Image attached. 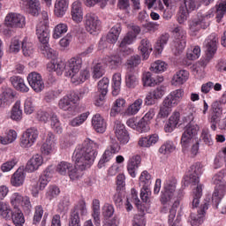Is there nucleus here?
I'll return each mask as SVG.
<instances>
[{"mask_svg":"<svg viewBox=\"0 0 226 226\" xmlns=\"http://www.w3.org/2000/svg\"><path fill=\"white\" fill-rule=\"evenodd\" d=\"M96 156H98V144L90 139H87L76 147L72 159L79 170H86L94 163Z\"/></svg>","mask_w":226,"mask_h":226,"instance_id":"nucleus-1","label":"nucleus"},{"mask_svg":"<svg viewBox=\"0 0 226 226\" xmlns=\"http://www.w3.org/2000/svg\"><path fill=\"white\" fill-rule=\"evenodd\" d=\"M185 96V90L183 88L176 89L170 92L162 101L159 106V111L156 116V126H160V123L163 119H167L172 113V109L177 107Z\"/></svg>","mask_w":226,"mask_h":226,"instance_id":"nucleus-2","label":"nucleus"},{"mask_svg":"<svg viewBox=\"0 0 226 226\" xmlns=\"http://www.w3.org/2000/svg\"><path fill=\"white\" fill-rule=\"evenodd\" d=\"M200 127L195 124L189 123L184 130L181 137L182 151L186 153L190 151L193 156H197L199 153L200 139L197 138V133H199Z\"/></svg>","mask_w":226,"mask_h":226,"instance_id":"nucleus-3","label":"nucleus"},{"mask_svg":"<svg viewBox=\"0 0 226 226\" xmlns=\"http://www.w3.org/2000/svg\"><path fill=\"white\" fill-rule=\"evenodd\" d=\"M82 68V58L80 56H74L68 60L67 63L60 60L58 62H49L47 64L48 72H56V75H63L65 70L66 77H70L73 73H79Z\"/></svg>","mask_w":226,"mask_h":226,"instance_id":"nucleus-4","label":"nucleus"},{"mask_svg":"<svg viewBox=\"0 0 226 226\" xmlns=\"http://www.w3.org/2000/svg\"><path fill=\"white\" fill-rule=\"evenodd\" d=\"M177 183V181L176 178H170L164 183L163 191L161 194V204L163 206L162 213H167L169 207L172 206V199L174 198V192H176Z\"/></svg>","mask_w":226,"mask_h":226,"instance_id":"nucleus-5","label":"nucleus"},{"mask_svg":"<svg viewBox=\"0 0 226 226\" xmlns=\"http://www.w3.org/2000/svg\"><path fill=\"white\" fill-rule=\"evenodd\" d=\"M223 172L220 171L212 177V183L215 185V191L212 195V202L215 207H218V204L222 202V199L226 194V181L223 178Z\"/></svg>","mask_w":226,"mask_h":226,"instance_id":"nucleus-6","label":"nucleus"},{"mask_svg":"<svg viewBox=\"0 0 226 226\" xmlns=\"http://www.w3.org/2000/svg\"><path fill=\"white\" fill-rule=\"evenodd\" d=\"M218 38L215 34H210L204 42L206 49V56L202 58L201 63L203 66H207L211 62V59L215 57V54H216Z\"/></svg>","mask_w":226,"mask_h":226,"instance_id":"nucleus-7","label":"nucleus"},{"mask_svg":"<svg viewBox=\"0 0 226 226\" xmlns=\"http://www.w3.org/2000/svg\"><path fill=\"white\" fill-rule=\"evenodd\" d=\"M213 17V14H201L198 13L196 19H193L189 23V29L192 33H199L200 29H207V26L211 24L209 19Z\"/></svg>","mask_w":226,"mask_h":226,"instance_id":"nucleus-8","label":"nucleus"},{"mask_svg":"<svg viewBox=\"0 0 226 226\" xmlns=\"http://www.w3.org/2000/svg\"><path fill=\"white\" fill-rule=\"evenodd\" d=\"M174 41L173 49H175V54L183 52L186 47V31L182 26H177L173 29Z\"/></svg>","mask_w":226,"mask_h":226,"instance_id":"nucleus-9","label":"nucleus"},{"mask_svg":"<svg viewBox=\"0 0 226 226\" xmlns=\"http://www.w3.org/2000/svg\"><path fill=\"white\" fill-rule=\"evenodd\" d=\"M77 102H79V95L75 93H71L60 99L58 107L61 110H64V112L75 114V103Z\"/></svg>","mask_w":226,"mask_h":226,"instance_id":"nucleus-10","label":"nucleus"},{"mask_svg":"<svg viewBox=\"0 0 226 226\" xmlns=\"http://www.w3.org/2000/svg\"><path fill=\"white\" fill-rule=\"evenodd\" d=\"M121 147H119V143L117 141L112 139L111 144L107 147V149L104 151L103 154L102 155L97 167L98 169H103L112 158H114V154H117L118 151H120Z\"/></svg>","mask_w":226,"mask_h":226,"instance_id":"nucleus-11","label":"nucleus"},{"mask_svg":"<svg viewBox=\"0 0 226 226\" xmlns=\"http://www.w3.org/2000/svg\"><path fill=\"white\" fill-rule=\"evenodd\" d=\"M11 204L14 209H20L19 207H23L27 213L31 212L33 209V205H31V200L27 196H22L19 192H13L11 196Z\"/></svg>","mask_w":226,"mask_h":226,"instance_id":"nucleus-12","label":"nucleus"},{"mask_svg":"<svg viewBox=\"0 0 226 226\" xmlns=\"http://www.w3.org/2000/svg\"><path fill=\"white\" fill-rule=\"evenodd\" d=\"M4 26L11 28H22L26 26V17L20 13L10 12L5 17Z\"/></svg>","mask_w":226,"mask_h":226,"instance_id":"nucleus-13","label":"nucleus"},{"mask_svg":"<svg viewBox=\"0 0 226 226\" xmlns=\"http://www.w3.org/2000/svg\"><path fill=\"white\" fill-rule=\"evenodd\" d=\"M202 174V165L200 162L191 166L189 173L185 177L184 185H199V177Z\"/></svg>","mask_w":226,"mask_h":226,"instance_id":"nucleus-14","label":"nucleus"},{"mask_svg":"<svg viewBox=\"0 0 226 226\" xmlns=\"http://www.w3.org/2000/svg\"><path fill=\"white\" fill-rule=\"evenodd\" d=\"M101 26L102 22L98 19V16L93 13H87L86 15L85 27L87 33H90V34L100 33Z\"/></svg>","mask_w":226,"mask_h":226,"instance_id":"nucleus-15","label":"nucleus"},{"mask_svg":"<svg viewBox=\"0 0 226 226\" xmlns=\"http://www.w3.org/2000/svg\"><path fill=\"white\" fill-rule=\"evenodd\" d=\"M27 80L30 87H32L35 93H41V91L45 89V81H43L41 74L34 72H31L27 76Z\"/></svg>","mask_w":226,"mask_h":226,"instance_id":"nucleus-16","label":"nucleus"},{"mask_svg":"<svg viewBox=\"0 0 226 226\" xmlns=\"http://www.w3.org/2000/svg\"><path fill=\"white\" fill-rule=\"evenodd\" d=\"M209 209V199L204 200L200 208L198 209V215L191 214V225L199 226L204 222V215L206 211Z\"/></svg>","mask_w":226,"mask_h":226,"instance_id":"nucleus-17","label":"nucleus"},{"mask_svg":"<svg viewBox=\"0 0 226 226\" xmlns=\"http://www.w3.org/2000/svg\"><path fill=\"white\" fill-rule=\"evenodd\" d=\"M115 135L120 144H128L130 142V134L126 131V127L119 121L115 122Z\"/></svg>","mask_w":226,"mask_h":226,"instance_id":"nucleus-18","label":"nucleus"},{"mask_svg":"<svg viewBox=\"0 0 226 226\" xmlns=\"http://www.w3.org/2000/svg\"><path fill=\"white\" fill-rule=\"evenodd\" d=\"M139 34H140V26L132 25L130 26L128 33L124 36L121 43L123 45H132L137 40Z\"/></svg>","mask_w":226,"mask_h":226,"instance_id":"nucleus-19","label":"nucleus"},{"mask_svg":"<svg viewBox=\"0 0 226 226\" xmlns=\"http://www.w3.org/2000/svg\"><path fill=\"white\" fill-rule=\"evenodd\" d=\"M19 4L22 8L28 10V13L36 17L40 14V1L39 0H21Z\"/></svg>","mask_w":226,"mask_h":226,"instance_id":"nucleus-20","label":"nucleus"},{"mask_svg":"<svg viewBox=\"0 0 226 226\" xmlns=\"http://www.w3.org/2000/svg\"><path fill=\"white\" fill-rule=\"evenodd\" d=\"M71 16L73 20V22H76V24H80V22L84 19V11L82 9V3L79 1H75L72 4V10H71Z\"/></svg>","mask_w":226,"mask_h":226,"instance_id":"nucleus-21","label":"nucleus"},{"mask_svg":"<svg viewBox=\"0 0 226 226\" xmlns=\"http://www.w3.org/2000/svg\"><path fill=\"white\" fill-rule=\"evenodd\" d=\"M43 165V156L41 154H34L32 158L27 162L25 170L26 172H36L40 167Z\"/></svg>","mask_w":226,"mask_h":226,"instance_id":"nucleus-22","label":"nucleus"},{"mask_svg":"<svg viewBox=\"0 0 226 226\" xmlns=\"http://www.w3.org/2000/svg\"><path fill=\"white\" fill-rule=\"evenodd\" d=\"M177 206H179V200H176L170 209L168 218V223L170 226H179L181 223V214L178 213L176 216V213H177Z\"/></svg>","mask_w":226,"mask_h":226,"instance_id":"nucleus-23","label":"nucleus"},{"mask_svg":"<svg viewBox=\"0 0 226 226\" xmlns=\"http://www.w3.org/2000/svg\"><path fill=\"white\" fill-rule=\"evenodd\" d=\"M26 181V170L24 167H19L11 176V184L12 186H22Z\"/></svg>","mask_w":226,"mask_h":226,"instance_id":"nucleus-24","label":"nucleus"},{"mask_svg":"<svg viewBox=\"0 0 226 226\" xmlns=\"http://www.w3.org/2000/svg\"><path fill=\"white\" fill-rule=\"evenodd\" d=\"M141 162L142 159L140 158V155H134L129 160L127 164V170L131 177H137V170L139 169V167H140Z\"/></svg>","mask_w":226,"mask_h":226,"instance_id":"nucleus-25","label":"nucleus"},{"mask_svg":"<svg viewBox=\"0 0 226 226\" xmlns=\"http://www.w3.org/2000/svg\"><path fill=\"white\" fill-rule=\"evenodd\" d=\"M125 86L128 89H135L139 86V76L134 70L128 69L125 73Z\"/></svg>","mask_w":226,"mask_h":226,"instance_id":"nucleus-26","label":"nucleus"},{"mask_svg":"<svg viewBox=\"0 0 226 226\" xmlns=\"http://www.w3.org/2000/svg\"><path fill=\"white\" fill-rule=\"evenodd\" d=\"M190 73L186 70H180L177 72L171 79V86H183L188 78Z\"/></svg>","mask_w":226,"mask_h":226,"instance_id":"nucleus-27","label":"nucleus"},{"mask_svg":"<svg viewBox=\"0 0 226 226\" xmlns=\"http://www.w3.org/2000/svg\"><path fill=\"white\" fill-rule=\"evenodd\" d=\"M92 124L97 133H103L107 130V122H105V119L100 114L93 117Z\"/></svg>","mask_w":226,"mask_h":226,"instance_id":"nucleus-28","label":"nucleus"},{"mask_svg":"<svg viewBox=\"0 0 226 226\" xmlns=\"http://www.w3.org/2000/svg\"><path fill=\"white\" fill-rule=\"evenodd\" d=\"M50 31L49 30V26H42L41 25H37L36 34L38 40L41 45H48L49 43V36Z\"/></svg>","mask_w":226,"mask_h":226,"instance_id":"nucleus-29","label":"nucleus"},{"mask_svg":"<svg viewBox=\"0 0 226 226\" xmlns=\"http://www.w3.org/2000/svg\"><path fill=\"white\" fill-rule=\"evenodd\" d=\"M69 77H71V80L72 82V84H82L84 82H86V80H87V79H89L90 74L89 72L87 71V69H85L81 72H74L72 74H71Z\"/></svg>","mask_w":226,"mask_h":226,"instance_id":"nucleus-30","label":"nucleus"},{"mask_svg":"<svg viewBox=\"0 0 226 226\" xmlns=\"http://www.w3.org/2000/svg\"><path fill=\"white\" fill-rule=\"evenodd\" d=\"M138 50L141 52V56H143V59H148L149 54L153 52V45H151V42L147 39H142L140 41L139 46L138 47Z\"/></svg>","mask_w":226,"mask_h":226,"instance_id":"nucleus-31","label":"nucleus"},{"mask_svg":"<svg viewBox=\"0 0 226 226\" xmlns=\"http://www.w3.org/2000/svg\"><path fill=\"white\" fill-rule=\"evenodd\" d=\"M10 82L13 87L17 89V91H20L21 93H27V91H29V87L26 86L24 79H22L20 76L11 77Z\"/></svg>","mask_w":226,"mask_h":226,"instance_id":"nucleus-32","label":"nucleus"},{"mask_svg":"<svg viewBox=\"0 0 226 226\" xmlns=\"http://www.w3.org/2000/svg\"><path fill=\"white\" fill-rule=\"evenodd\" d=\"M70 0H56L55 15L56 17H64L68 10Z\"/></svg>","mask_w":226,"mask_h":226,"instance_id":"nucleus-33","label":"nucleus"},{"mask_svg":"<svg viewBox=\"0 0 226 226\" xmlns=\"http://www.w3.org/2000/svg\"><path fill=\"white\" fill-rule=\"evenodd\" d=\"M158 140H160L158 134H152L147 137L140 138L138 145L140 147H151V146H154V144H156Z\"/></svg>","mask_w":226,"mask_h":226,"instance_id":"nucleus-34","label":"nucleus"},{"mask_svg":"<svg viewBox=\"0 0 226 226\" xmlns=\"http://www.w3.org/2000/svg\"><path fill=\"white\" fill-rule=\"evenodd\" d=\"M142 103H144V101L142 99H137L134 101L132 104L128 106V108L125 109L124 115V116H135V114L139 113V110L142 109Z\"/></svg>","mask_w":226,"mask_h":226,"instance_id":"nucleus-35","label":"nucleus"},{"mask_svg":"<svg viewBox=\"0 0 226 226\" xmlns=\"http://www.w3.org/2000/svg\"><path fill=\"white\" fill-rule=\"evenodd\" d=\"M222 107H220V102H215L211 105V113L208 119H211L212 122L218 121L220 117H222Z\"/></svg>","mask_w":226,"mask_h":226,"instance_id":"nucleus-36","label":"nucleus"},{"mask_svg":"<svg viewBox=\"0 0 226 226\" xmlns=\"http://www.w3.org/2000/svg\"><path fill=\"white\" fill-rule=\"evenodd\" d=\"M21 49L26 57H30V56H33V54H34V48L33 47V42H31V41H29V38L27 37H25L23 39Z\"/></svg>","mask_w":226,"mask_h":226,"instance_id":"nucleus-37","label":"nucleus"},{"mask_svg":"<svg viewBox=\"0 0 226 226\" xmlns=\"http://www.w3.org/2000/svg\"><path fill=\"white\" fill-rule=\"evenodd\" d=\"M52 177V173H50V168H48L42 175H41L38 184L40 185V190H45L47 187V185H49V182L50 181Z\"/></svg>","mask_w":226,"mask_h":226,"instance_id":"nucleus-38","label":"nucleus"},{"mask_svg":"<svg viewBox=\"0 0 226 226\" xmlns=\"http://www.w3.org/2000/svg\"><path fill=\"white\" fill-rule=\"evenodd\" d=\"M103 75H105V64L99 62L92 68V77L93 79H102Z\"/></svg>","mask_w":226,"mask_h":226,"instance_id":"nucleus-39","label":"nucleus"},{"mask_svg":"<svg viewBox=\"0 0 226 226\" xmlns=\"http://www.w3.org/2000/svg\"><path fill=\"white\" fill-rule=\"evenodd\" d=\"M112 94L113 96H117L121 93V73L117 72L112 78Z\"/></svg>","mask_w":226,"mask_h":226,"instance_id":"nucleus-40","label":"nucleus"},{"mask_svg":"<svg viewBox=\"0 0 226 226\" xmlns=\"http://www.w3.org/2000/svg\"><path fill=\"white\" fill-rule=\"evenodd\" d=\"M200 197H202V185H198L196 189L193 191L192 208L199 207L200 204Z\"/></svg>","mask_w":226,"mask_h":226,"instance_id":"nucleus-41","label":"nucleus"},{"mask_svg":"<svg viewBox=\"0 0 226 226\" xmlns=\"http://www.w3.org/2000/svg\"><path fill=\"white\" fill-rule=\"evenodd\" d=\"M15 140H17V132L14 130H10L5 137L0 136V144H3V146H8V144H11Z\"/></svg>","mask_w":226,"mask_h":226,"instance_id":"nucleus-42","label":"nucleus"},{"mask_svg":"<svg viewBox=\"0 0 226 226\" xmlns=\"http://www.w3.org/2000/svg\"><path fill=\"white\" fill-rule=\"evenodd\" d=\"M66 33H68V25L64 23H59L54 28L53 38L55 40H59V38H61L63 34H66Z\"/></svg>","mask_w":226,"mask_h":226,"instance_id":"nucleus-43","label":"nucleus"},{"mask_svg":"<svg viewBox=\"0 0 226 226\" xmlns=\"http://www.w3.org/2000/svg\"><path fill=\"white\" fill-rule=\"evenodd\" d=\"M169 38H170L169 34H164L157 40L154 49L158 54H162V52H163L165 45L169 42Z\"/></svg>","mask_w":226,"mask_h":226,"instance_id":"nucleus-44","label":"nucleus"},{"mask_svg":"<svg viewBox=\"0 0 226 226\" xmlns=\"http://www.w3.org/2000/svg\"><path fill=\"white\" fill-rule=\"evenodd\" d=\"M41 50L42 51V54L48 57V59H52L53 61H51V63H57L56 61H54V59H56V57H57V51L52 49V48H50L49 46V44H44L41 46Z\"/></svg>","mask_w":226,"mask_h":226,"instance_id":"nucleus-45","label":"nucleus"},{"mask_svg":"<svg viewBox=\"0 0 226 226\" xmlns=\"http://www.w3.org/2000/svg\"><path fill=\"white\" fill-rule=\"evenodd\" d=\"M11 119L12 121H20L22 119V109H20V101L15 102L11 110Z\"/></svg>","mask_w":226,"mask_h":226,"instance_id":"nucleus-46","label":"nucleus"},{"mask_svg":"<svg viewBox=\"0 0 226 226\" xmlns=\"http://www.w3.org/2000/svg\"><path fill=\"white\" fill-rule=\"evenodd\" d=\"M11 220L15 226H22L26 223V219H24V214L20 209H16L12 212Z\"/></svg>","mask_w":226,"mask_h":226,"instance_id":"nucleus-47","label":"nucleus"},{"mask_svg":"<svg viewBox=\"0 0 226 226\" xmlns=\"http://www.w3.org/2000/svg\"><path fill=\"white\" fill-rule=\"evenodd\" d=\"M72 169H73V165H72V163L68 162H60L57 165H56V172L58 174H60V176H66V174H68V172H70V170H72Z\"/></svg>","mask_w":226,"mask_h":226,"instance_id":"nucleus-48","label":"nucleus"},{"mask_svg":"<svg viewBox=\"0 0 226 226\" xmlns=\"http://www.w3.org/2000/svg\"><path fill=\"white\" fill-rule=\"evenodd\" d=\"M215 8L217 22H220V20L223 19V15L226 13V0H220Z\"/></svg>","mask_w":226,"mask_h":226,"instance_id":"nucleus-49","label":"nucleus"},{"mask_svg":"<svg viewBox=\"0 0 226 226\" xmlns=\"http://www.w3.org/2000/svg\"><path fill=\"white\" fill-rule=\"evenodd\" d=\"M150 70L154 73H163L167 70V64L162 60H157L151 64Z\"/></svg>","mask_w":226,"mask_h":226,"instance_id":"nucleus-50","label":"nucleus"},{"mask_svg":"<svg viewBox=\"0 0 226 226\" xmlns=\"http://www.w3.org/2000/svg\"><path fill=\"white\" fill-rule=\"evenodd\" d=\"M87 117H89V112H85L80 114L79 116L74 117L71 122V126L77 127L84 124L86 121H87Z\"/></svg>","mask_w":226,"mask_h":226,"instance_id":"nucleus-51","label":"nucleus"},{"mask_svg":"<svg viewBox=\"0 0 226 226\" xmlns=\"http://www.w3.org/2000/svg\"><path fill=\"white\" fill-rule=\"evenodd\" d=\"M190 16V11L185 9V7H180L179 11L177 15V21L180 25H184L186 20H188V17Z\"/></svg>","mask_w":226,"mask_h":226,"instance_id":"nucleus-52","label":"nucleus"},{"mask_svg":"<svg viewBox=\"0 0 226 226\" xmlns=\"http://www.w3.org/2000/svg\"><path fill=\"white\" fill-rule=\"evenodd\" d=\"M174 151H176V145H174L172 141H166L159 148V153L162 154H170V153H174Z\"/></svg>","mask_w":226,"mask_h":226,"instance_id":"nucleus-53","label":"nucleus"},{"mask_svg":"<svg viewBox=\"0 0 226 226\" xmlns=\"http://www.w3.org/2000/svg\"><path fill=\"white\" fill-rule=\"evenodd\" d=\"M61 193V190L56 185H49L46 192V199L48 200H53V199H56Z\"/></svg>","mask_w":226,"mask_h":226,"instance_id":"nucleus-54","label":"nucleus"},{"mask_svg":"<svg viewBox=\"0 0 226 226\" xmlns=\"http://www.w3.org/2000/svg\"><path fill=\"white\" fill-rule=\"evenodd\" d=\"M92 216L95 222V225H100V200H93V214Z\"/></svg>","mask_w":226,"mask_h":226,"instance_id":"nucleus-55","label":"nucleus"},{"mask_svg":"<svg viewBox=\"0 0 226 226\" xmlns=\"http://www.w3.org/2000/svg\"><path fill=\"white\" fill-rule=\"evenodd\" d=\"M119 38V29L117 27H112L109 33L106 36V41L108 43H116Z\"/></svg>","mask_w":226,"mask_h":226,"instance_id":"nucleus-56","label":"nucleus"},{"mask_svg":"<svg viewBox=\"0 0 226 226\" xmlns=\"http://www.w3.org/2000/svg\"><path fill=\"white\" fill-rule=\"evenodd\" d=\"M109 79L107 78H102L97 85L98 93L100 94H107L109 93Z\"/></svg>","mask_w":226,"mask_h":226,"instance_id":"nucleus-57","label":"nucleus"},{"mask_svg":"<svg viewBox=\"0 0 226 226\" xmlns=\"http://www.w3.org/2000/svg\"><path fill=\"white\" fill-rule=\"evenodd\" d=\"M142 80H143L144 86H147V87H154V86H156V84H158L156 79H154V78H153V75L151 74V72L144 73Z\"/></svg>","mask_w":226,"mask_h":226,"instance_id":"nucleus-58","label":"nucleus"},{"mask_svg":"<svg viewBox=\"0 0 226 226\" xmlns=\"http://www.w3.org/2000/svg\"><path fill=\"white\" fill-rule=\"evenodd\" d=\"M17 163H19V161H17V159H15V158L11 159V160L4 162L1 165L0 170H2V172H10L11 170H13V169L15 168V165H17Z\"/></svg>","mask_w":226,"mask_h":226,"instance_id":"nucleus-59","label":"nucleus"},{"mask_svg":"<svg viewBox=\"0 0 226 226\" xmlns=\"http://www.w3.org/2000/svg\"><path fill=\"white\" fill-rule=\"evenodd\" d=\"M10 213H11L10 205L4 201L0 202V216H3L5 220H10Z\"/></svg>","mask_w":226,"mask_h":226,"instance_id":"nucleus-60","label":"nucleus"},{"mask_svg":"<svg viewBox=\"0 0 226 226\" xmlns=\"http://www.w3.org/2000/svg\"><path fill=\"white\" fill-rule=\"evenodd\" d=\"M51 127L56 133H63V127H61V122L57 118V115L52 114L50 117Z\"/></svg>","mask_w":226,"mask_h":226,"instance_id":"nucleus-61","label":"nucleus"},{"mask_svg":"<svg viewBox=\"0 0 226 226\" xmlns=\"http://www.w3.org/2000/svg\"><path fill=\"white\" fill-rule=\"evenodd\" d=\"M184 8L187 10V11H194V10H197L200 6V3L197 0H184Z\"/></svg>","mask_w":226,"mask_h":226,"instance_id":"nucleus-62","label":"nucleus"},{"mask_svg":"<svg viewBox=\"0 0 226 226\" xmlns=\"http://www.w3.org/2000/svg\"><path fill=\"white\" fill-rule=\"evenodd\" d=\"M23 134L34 144L36 142V139H38L39 132L38 129L33 127L27 129Z\"/></svg>","mask_w":226,"mask_h":226,"instance_id":"nucleus-63","label":"nucleus"},{"mask_svg":"<svg viewBox=\"0 0 226 226\" xmlns=\"http://www.w3.org/2000/svg\"><path fill=\"white\" fill-rule=\"evenodd\" d=\"M102 210L104 218H111L114 215V206L109 203H105Z\"/></svg>","mask_w":226,"mask_h":226,"instance_id":"nucleus-64","label":"nucleus"}]
</instances>
